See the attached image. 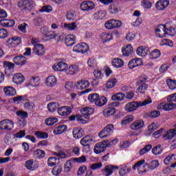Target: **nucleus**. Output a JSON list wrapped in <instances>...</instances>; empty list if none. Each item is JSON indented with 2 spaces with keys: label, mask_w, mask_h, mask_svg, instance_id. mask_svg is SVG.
<instances>
[{
  "label": "nucleus",
  "mask_w": 176,
  "mask_h": 176,
  "mask_svg": "<svg viewBox=\"0 0 176 176\" xmlns=\"http://www.w3.org/2000/svg\"><path fill=\"white\" fill-rule=\"evenodd\" d=\"M7 43L8 44V46L16 47V46H19V45L21 43V38L19 36H14L9 38L7 41Z\"/></svg>",
  "instance_id": "nucleus-14"
},
{
  "label": "nucleus",
  "mask_w": 176,
  "mask_h": 176,
  "mask_svg": "<svg viewBox=\"0 0 176 176\" xmlns=\"http://www.w3.org/2000/svg\"><path fill=\"white\" fill-rule=\"evenodd\" d=\"M90 86V82L89 81L85 80H81L75 85V87L76 89L78 90H83L85 89H87Z\"/></svg>",
  "instance_id": "nucleus-21"
},
{
  "label": "nucleus",
  "mask_w": 176,
  "mask_h": 176,
  "mask_svg": "<svg viewBox=\"0 0 176 176\" xmlns=\"http://www.w3.org/2000/svg\"><path fill=\"white\" fill-rule=\"evenodd\" d=\"M116 112V109H115V107H108L103 111V115L106 118H108L112 116V115H115Z\"/></svg>",
  "instance_id": "nucleus-38"
},
{
  "label": "nucleus",
  "mask_w": 176,
  "mask_h": 176,
  "mask_svg": "<svg viewBox=\"0 0 176 176\" xmlns=\"http://www.w3.org/2000/svg\"><path fill=\"white\" fill-rule=\"evenodd\" d=\"M89 45H87L86 43H82L78 45H76L73 48V52H76L77 53H87L89 52Z\"/></svg>",
  "instance_id": "nucleus-7"
},
{
  "label": "nucleus",
  "mask_w": 176,
  "mask_h": 176,
  "mask_svg": "<svg viewBox=\"0 0 176 176\" xmlns=\"http://www.w3.org/2000/svg\"><path fill=\"white\" fill-rule=\"evenodd\" d=\"M93 142V138H90V136H85L82 139L80 140L81 145L85 148L87 150V152H89L90 151V144Z\"/></svg>",
  "instance_id": "nucleus-10"
},
{
  "label": "nucleus",
  "mask_w": 176,
  "mask_h": 176,
  "mask_svg": "<svg viewBox=\"0 0 176 176\" xmlns=\"http://www.w3.org/2000/svg\"><path fill=\"white\" fill-rule=\"evenodd\" d=\"M27 27H28V24L23 23L18 26V29L21 32H23V34H27Z\"/></svg>",
  "instance_id": "nucleus-61"
},
{
  "label": "nucleus",
  "mask_w": 176,
  "mask_h": 176,
  "mask_svg": "<svg viewBox=\"0 0 176 176\" xmlns=\"http://www.w3.org/2000/svg\"><path fill=\"white\" fill-rule=\"evenodd\" d=\"M13 62L14 64H16V65H25V64L27 63V58L23 55L17 56L13 58Z\"/></svg>",
  "instance_id": "nucleus-18"
},
{
  "label": "nucleus",
  "mask_w": 176,
  "mask_h": 176,
  "mask_svg": "<svg viewBox=\"0 0 176 176\" xmlns=\"http://www.w3.org/2000/svg\"><path fill=\"white\" fill-rule=\"evenodd\" d=\"M115 127L113 124H107L98 134L100 138H107L113 134Z\"/></svg>",
  "instance_id": "nucleus-3"
},
{
  "label": "nucleus",
  "mask_w": 176,
  "mask_h": 176,
  "mask_svg": "<svg viewBox=\"0 0 176 176\" xmlns=\"http://www.w3.org/2000/svg\"><path fill=\"white\" fill-rule=\"evenodd\" d=\"M59 107H60V104L58 102H52L47 104V108L49 112H54L58 109V108H59Z\"/></svg>",
  "instance_id": "nucleus-41"
},
{
  "label": "nucleus",
  "mask_w": 176,
  "mask_h": 176,
  "mask_svg": "<svg viewBox=\"0 0 176 176\" xmlns=\"http://www.w3.org/2000/svg\"><path fill=\"white\" fill-rule=\"evenodd\" d=\"M148 52H149V48L145 46L138 47L136 50L137 55L140 57H145L148 54Z\"/></svg>",
  "instance_id": "nucleus-25"
},
{
  "label": "nucleus",
  "mask_w": 176,
  "mask_h": 176,
  "mask_svg": "<svg viewBox=\"0 0 176 176\" xmlns=\"http://www.w3.org/2000/svg\"><path fill=\"white\" fill-rule=\"evenodd\" d=\"M4 93L6 96H10V97H13V96H16V89L13 87H4Z\"/></svg>",
  "instance_id": "nucleus-35"
},
{
  "label": "nucleus",
  "mask_w": 176,
  "mask_h": 176,
  "mask_svg": "<svg viewBox=\"0 0 176 176\" xmlns=\"http://www.w3.org/2000/svg\"><path fill=\"white\" fill-rule=\"evenodd\" d=\"M94 3L91 1H84L80 6L81 10H83L84 12H89V10H92V9H94Z\"/></svg>",
  "instance_id": "nucleus-8"
},
{
  "label": "nucleus",
  "mask_w": 176,
  "mask_h": 176,
  "mask_svg": "<svg viewBox=\"0 0 176 176\" xmlns=\"http://www.w3.org/2000/svg\"><path fill=\"white\" fill-rule=\"evenodd\" d=\"M14 128V122L9 119H5L0 121V130L4 131H12Z\"/></svg>",
  "instance_id": "nucleus-4"
},
{
  "label": "nucleus",
  "mask_w": 176,
  "mask_h": 176,
  "mask_svg": "<svg viewBox=\"0 0 176 176\" xmlns=\"http://www.w3.org/2000/svg\"><path fill=\"white\" fill-rule=\"evenodd\" d=\"M89 120H90V118L89 116L78 115V117H77V122H79L82 124L89 123Z\"/></svg>",
  "instance_id": "nucleus-48"
},
{
  "label": "nucleus",
  "mask_w": 176,
  "mask_h": 176,
  "mask_svg": "<svg viewBox=\"0 0 176 176\" xmlns=\"http://www.w3.org/2000/svg\"><path fill=\"white\" fill-rule=\"evenodd\" d=\"M63 171V166H56L52 168V173L53 175H58L61 174V172Z\"/></svg>",
  "instance_id": "nucleus-55"
},
{
  "label": "nucleus",
  "mask_w": 176,
  "mask_h": 176,
  "mask_svg": "<svg viewBox=\"0 0 176 176\" xmlns=\"http://www.w3.org/2000/svg\"><path fill=\"white\" fill-rule=\"evenodd\" d=\"M80 113L82 116H89V115H93L94 113V109L90 107H83L80 109Z\"/></svg>",
  "instance_id": "nucleus-37"
},
{
  "label": "nucleus",
  "mask_w": 176,
  "mask_h": 176,
  "mask_svg": "<svg viewBox=\"0 0 176 176\" xmlns=\"http://www.w3.org/2000/svg\"><path fill=\"white\" fill-rule=\"evenodd\" d=\"M152 102V100H145L142 102H128L125 107L124 109L126 112H134V111H137V108L139 107H145V105H148Z\"/></svg>",
  "instance_id": "nucleus-1"
},
{
  "label": "nucleus",
  "mask_w": 176,
  "mask_h": 176,
  "mask_svg": "<svg viewBox=\"0 0 176 176\" xmlns=\"http://www.w3.org/2000/svg\"><path fill=\"white\" fill-rule=\"evenodd\" d=\"M67 129V127L65 124L60 125L54 129V133L55 134V135H58V134L64 133V131H65Z\"/></svg>",
  "instance_id": "nucleus-40"
},
{
  "label": "nucleus",
  "mask_w": 176,
  "mask_h": 176,
  "mask_svg": "<svg viewBox=\"0 0 176 176\" xmlns=\"http://www.w3.org/2000/svg\"><path fill=\"white\" fill-rule=\"evenodd\" d=\"M113 170H119V166L115 165H107L102 169L103 175L109 176L113 173Z\"/></svg>",
  "instance_id": "nucleus-9"
},
{
  "label": "nucleus",
  "mask_w": 176,
  "mask_h": 176,
  "mask_svg": "<svg viewBox=\"0 0 176 176\" xmlns=\"http://www.w3.org/2000/svg\"><path fill=\"white\" fill-rule=\"evenodd\" d=\"M79 72V66L76 65H73L69 66L66 69L65 73L67 75H76V74Z\"/></svg>",
  "instance_id": "nucleus-22"
},
{
  "label": "nucleus",
  "mask_w": 176,
  "mask_h": 176,
  "mask_svg": "<svg viewBox=\"0 0 176 176\" xmlns=\"http://www.w3.org/2000/svg\"><path fill=\"white\" fill-rule=\"evenodd\" d=\"M75 39H76L75 36H74L72 34H69L65 38V43L68 47L74 46V45H75V43H76V41H75Z\"/></svg>",
  "instance_id": "nucleus-24"
},
{
  "label": "nucleus",
  "mask_w": 176,
  "mask_h": 176,
  "mask_svg": "<svg viewBox=\"0 0 176 176\" xmlns=\"http://www.w3.org/2000/svg\"><path fill=\"white\" fill-rule=\"evenodd\" d=\"M134 50V48H133V46H131V44L126 45L125 48L122 49V56L124 57H129L133 54V52Z\"/></svg>",
  "instance_id": "nucleus-27"
},
{
  "label": "nucleus",
  "mask_w": 176,
  "mask_h": 176,
  "mask_svg": "<svg viewBox=\"0 0 176 176\" xmlns=\"http://www.w3.org/2000/svg\"><path fill=\"white\" fill-rule=\"evenodd\" d=\"M101 38L104 42H108L113 39V36L111 33L103 32L101 34Z\"/></svg>",
  "instance_id": "nucleus-47"
},
{
  "label": "nucleus",
  "mask_w": 176,
  "mask_h": 176,
  "mask_svg": "<svg viewBox=\"0 0 176 176\" xmlns=\"http://www.w3.org/2000/svg\"><path fill=\"white\" fill-rule=\"evenodd\" d=\"M59 160L56 158L55 157H51L48 159L47 164L50 166V167H53L54 166H56V164H58Z\"/></svg>",
  "instance_id": "nucleus-49"
},
{
  "label": "nucleus",
  "mask_w": 176,
  "mask_h": 176,
  "mask_svg": "<svg viewBox=\"0 0 176 176\" xmlns=\"http://www.w3.org/2000/svg\"><path fill=\"white\" fill-rule=\"evenodd\" d=\"M140 65H142V60L138 58L131 60L128 63V67L130 69H133L135 67H140Z\"/></svg>",
  "instance_id": "nucleus-16"
},
{
  "label": "nucleus",
  "mask_w": 176,
  "mask_h": 176,
  "mask_svg": "<svg viewBox=\"0 0 176 176\" xmlns=\"http://www.w3.org/2000/svg\"><path fill=\"white\" fill-rule=\"evenodd\" d=\"M166 83L170 90H174L176 89V80L168 79L166 80Z\"/></svg>",
  "instance_id": "nucleus-57"
},
{
  "label": "nucleus",
  "mask_w": 176,
  "mask_h": 176,
  "mask_svg": "<svg viewBox=\"0 0 176 176\" xmlns=\"http://www.w3.org/2000/svg\"><path fill=\"white\" fill-rule=\"evenodd\" d=\"M165 30H166V35H170V36H175L176 28L174 26H172L170 22L166 23Z\"/></svg>",
  "instance_id": "nucleus-13"
},
{
  "label": "nucleus",
  "mask_w": 176,
  "mask_h": 176,
  "mask_svg": "<svg viewBox=\"0 0 176 176\" xmlns=\"http://www.w3.org/2000/svg\"><path fill=\"white\" fill-rule=\"evenodd\" d=\"M33 156L34 159H43V157H45V151L37 149L34 151Z\"/></svg>",
  "instance_id": "nucleus-39"
},
{
  "label": "nucleus",
  "mask_w": 176,
  "mask_h": 176,
  "mask_svg": "<svg viewBox=\"0 0 176 176\" xmlns=\"http://www.w3.org/2000/svg\"><path fill=\"white\" fill-rule=\"evenodd\" d=\"M34 107H35V104L32 102H26L24 104V108L26 111H32L34 109Z\"/></svg>",
  "instance_id": "nucleus-63"
},
{
  "label": "nucleus",
  "mask_w": 176,
  "mask_h": 176,
  "mask_svg": "<svg viewBox=\"0 0 176 176\" xmlns=\"http://www.w3.org/2000/svg\"><path fill=\"white\" fill-rule=\"evenodd\" d=\"M156 36L158 38H164L166 36V25H159L155 29Z\"/></svg>",
  "instance_id": "nucleus-12"
},
{
  "label": "nucleus",
  "mask_w": 176,
  "mask_h": 176,
  "mask_svg": "<svg viewBox=\"0 0 176 176\" xmlns=\"http://www.w3.org/2000/svg\"><path fill=\"white\" fill-rule=\"evenodd\" d=\"M151 56L153 60H156V58H159L161 56L160 50H155L151 53Z\"/></svg>",
  "instance_id": "nucleus-62"
},
{
  "label": "nucleus",
  "mask_w": 176,
  "mask_h": 176,
  "mask_svg": "<svg viewBox=\"0 0 176 176\" xmlns=\"http://www.w3.org/2000/svg\"><path fill=\"white\" fill-rule=\"evenodd\" d=\"M136 86H138V88L136 89L137 93L145 94V90H148V86L146 83L136 82Z\"/></svg>",
  "instance_id": "nucleus-34"
},
{
  "label": "nucleus",
  "mask_w": 176,
  "mask_h": 176,
  "mask_svg": "<svg viewBox=\"0 0 176 176\" xmlns=\"http://www.w3.org/2000/svg\"><path fill=\"white\" fill-rule=\"evenodd\" d=\"M33 52L37 56H43L45 54V45L42 44H37L33 48Z\"/></svg>",
  "instance_id": "nucleus-19"
},
{
  "label": "nucleus",
  "mask_w": 176,
  "mask_h": 176,
  "mask_svg": "<svg viewBox=\"0 0 176 176\" xmlns=\"http://www.w3.org/2000/svg\"><path fill=\"white\" fill-rule=\"evenodd\" d=\"M63 27L66 30H69V31H74V30L78 28V25H76V23L73 22L72 23H64Z\"/></svg>",
  "instance_id": "nucleus-50"
},
{
  "label": "nucleus",
  "mask_w": 176,
  "mask_h": 176,
  "mask_svg": "<svg viewBox=\"0 0 176 176\" xmlns=\"http://www.w3.org/2000/svg\"><path fill=\"white\" fill-rule=\"evenodd\" d=\"M163 149H162V145L160 144L155 146L151 151L152 153L155 155H160Z\"/></svg>",
  "instance_id": "nucleus-53"
},
{
  "label": "nucleus",
  "mask_w": 176,
  "mask_h": 176,
  "mask_svg": "<svg viewBox=\"0 0 176 176\" xmlns=\"http://www.w3.org/2000/svg\"><path fill=\"white\" fill-rule=\"evenodd\" d=\"M176 107V104L173 102L160 103L157 105V109H164V111H173Z\"/></svg>",
  "instance_id": "nucleus-11"
},
{
  "label": "nucleus",
  "mask_w": 176,
  "mask_h": 176,
  "mask_svg": "<svg viewBox=\"0 0 176 176\" xmlns=\"http://www.w3.org/2000/svg\"><path fill=\"white\" fill-rule=\"evenodd\" d=\"M116 78H111L108 80V82L106 84L107 89H112V87H115L116 86L117 83Z\"/></svg>",
  "instance_id": "nucleus-52"
},
{
  "label": "nucleus",
  "mask_w": 176,
  "mask_h": 176,
  "mask_svg": "<svg viewBox=\"0 0 176 176\" xmlns=\"http://www.w3.org/2000/svg\"><path fill=\"white\" fill-rule=\"evenodd\" d=\"M57 36V34H54L53 31H48L47 28L45 29V41H50L51 39H54Z\"/></svg>",
  "instance_id": "nucleus-44"
},
{
  "label": "nucleus",
  "mask_w": 176,
  "mask_h": 176,
  "mask_svg": "<svg viewBox=\"0 0 176 176\" xmlns=\"http://www.w3.org/2000/svg\"><path fill=\"white\" fill-rule=\"evenodd\" d=\"M74 162H76V163H85L87 159L86 158V156L82 155L80 157H76L73 159Z\"/></svg>",
  "instance_id": "nucleus-64"
},
{
  "label": "nucleus",
  "mask_w": 176,
  "mask_h": 176,
  "mask_svg": "<svg viewBox=\"0 0 176 176\" xmlns=\"http://www.w3.org/2000/svg\"><path fill=\"white\" fill-rule=\"evenodd\" d=\"M25 80V78H24V76L20 73L14 74L12 78V81L16 85H21Z\"/></svg>",
  "instance_id": "nucleus-23"
},
{
  "label": "nucleus",
  "mask_w": 176,
  "mask_h": 176,
  "mask_svg": "<svg viewBox=\"0 0 176 176\" xmlns=\"http://www.w3.org/2000/svg\"><path fill=\"white\" fill-rule=\"evenodd\" d=\"M107 16V12L105 10H99L94 14V19L96 20H102Z\"/></svg>",
  "instance_id": "nucleus-42"
},
{
  "label": "nucleus",
  "mask_w": 176,
  "mask_h": 176,
  "mask_svg": "<svg viewBox=\"0 0 176 176\" xmlns=\"http://www.w3.org/2000/svg\"><path fill=\"white\" fill-rule=\"evenodd\" d=\"M72 112L71 107L68 106H63L58 109V113L60 116H68Z\"/></svg>",
  "instance_id": "nucleus-15"
},
{
  "label": "nucleus",
  "mask_w": 176,
  "mask_h": 176,
  "mask_svg": "<svg viewBox=\"0 0 176 176\" xmlns=\"http://www.w3.org/2000/svg\"><path fill=\"white\" fill-rule=\"evenodd\" d=\"M112 65L116 68H122L124 65V61L119 58H116L112 60Z\"/></svg>",
  "instance_id": "nucleus-36"
},
{
  "label": "nucleus",
  "mask_w": 176,
  "mask_h": 176,
  "mask_svg": "<svg viewBox=\"0 0 176 176\" xmlns=\"http://www.w3.org/2000/svg\"><path fill=\"white\" fill-rule=\"evenodd\" d=\"M16 115L21 118V119H27L28 118V113L21 110L16 111Z\"/></svg>",
  "instance_id": "nucleus-58"
},
{
  "label": "nucleus",
  "mask_w": 176,
  "mask_h": 176,
  "mask_svg": "<svg viewBox=\"0 0 176 176\" xmlns=\"http://www.w3.org/2000/svg\"><path fill=\"white\" fill-rule=\"evenodd\" d=\"M24 166L27 170H29L30 171H35L36 168H38V166L35 164V162H34V160H28L25 162Z\"/></svg>",
  "instance_id": "nucleus-20"
},
{
  "label": "nucleus",
  "mask_w": 176,
  "mask_h": 176,
  "mask_svg": "<svg viewBox=\"0 0 176 176\" xmlns=\"http://www.w3.org/2000/svg\"><path fill=\"white\" fill-rule=\"evenodd\" d=\"M0 25L3 27H13V25H14V20L3 18L0 20Z\"/></svg>",
  "instance_id": "nucleus-32"
},
{
  "label": "nucleus",
  "mask_w": 176,
  "mask_h": 176,
  "mask_svg": "<svg viewBox=\"0 0 176 176\" xmlns=\"http://www.w3.org/2000/svg\"><path fill=\"white\" fill-rule=\"evenodd\" d=\"M151 149H152V144L146 145L143 148L140 149L139 152L140 156H142L145 155V153H148Z\"/></svg>",
  "instance_id": "nucleus-51"
},
{
  "label": "nucleus",
  "mask_w": 176,
  "mask_h": 176,
  "mask_svg": "<svg viewBox=\"0 0 176 176\" xmlns=\"http://www.w3.org/2000/svg\"><path fill=\"white\" fill-rule=\"evenodd\" d=\"M108 101V99L107 98L102 96L100 97L98 96V99H96V101L95 102V104L97 105V107H103V105H105Z\"/></svg>",
  "instance_id": "nucleus-43"
},
{
  "label": "nucleus",
  "mask_w": 176,
  "mask_h": 176,
  "mask_svg": "<svg viewBox=\"0 0 176 176\" xmlns=\"http://www.w3.org/2000/svg\"><path fill=\"white\" fill-rule=\"evenodd\" d=\"M4 70V75L6 76H12L13 72H14V65L9 61L3 62Z\"/></svg>",
  "instance_id": "nucleus-6"
},
{
  "label": "nucleus",
  "mask_w": 176,
  "mask_h": 176,
  "mask_svg": "<svg viewBox=\"0 0 176 176\" xmlns=\"http://www.w3.org/2000/svg\"><path fill=\"white\" fill-rule=\"evenodd\" d=\"M72 167H74V164L69 160L67 161L64 165V171L65 173H69L71 171Z\"/></svg>",
  "instance_id": "nucleus-54"
},
{
  "label": "nucleus",
  "mask_w": 176,
  "mask_h": 176,
  "mask_svg": "<svg viewBox=\"0 0 176 176\" xmlns=\"http://www.w3.org/2000/svg\"><path fill=\"white\" fill-rule=\"evenodd\" d=\"M39 78L38 77H33L30 80V86H32V87H36V86H39Z\"/></svg>",
  "instance_id": "nucleus-59"
},
{
  "label": "nucleus",
  "mask_w": 176,
  "mask_h": 176,
  "mask_svg": "<svg viewBox=\"0 0 176 176\" xmlns=\"http://www.w3.org/2000/svg\"><path fill=\"white\" fill-rule=\"evenodd\" d=\"M176 135V124L175 125V129H170L169 131H166V133L164 135L163 138L165 140H173L174 137Z\"/></svg>",
  "instance_id": "nucleus-30"
},
{
  "label": "nucleus",
  "mask_w": 176,
  "mask_h": 176,
  "mask_svg": "<svg viewBox=\"0 0 176 176\" xmlns=\"http://www.w3.org/2000/svg\"><path fill=\"white\" fill-rule=\"evenodd\" d=\"M170 5L168 0H160L155 4L156 9L158 10H164Z\"/></svg>",
  "instance_id": "nucleus-17"
},
{
  "label": "nucleus",
  "mask_w": 176,
  "mask_h": 176,
  "mask_svg": "<svg viewBox=\"0 0 176 176\" xmlns=\"http://www.w3.org/2000/svg\"><path fill=\"white\" fill-rule=\"evenodd\" d=\"M58 122V119L56 118H49L45 120V124L47 126H53L54 123H57Z\"/></svg>",
  "instance_id": "nucleus-56"
},
{
  "label": "nucleus",
  "mask_w": 176,
  "mask_h": 176,
  "mask_svg": "<svg viewBox=\"0 0 176 176\" xmlns=\"http://www.w3.org/2000/svg\"><path fill=\"white\" fill-rule=\"evenodd\" d=\"M129 173H131V168L126 165H122L120 166L119 170V175L120 176H126L129 174Z\"/></svg>",
  "instance_id": "nucleus-31"
},
{
  "label": "nucleus",
  "mask_w": 176,
  "mask_h": 176,
  "mask_svg": "<svg viewBox=\"0 0 176 176\" xmlns=\"http://www.w3.org/2000/svg\"><path fill=\"white\" fill-rule=\"evenodd\" d=\"M18 6L24 12H30L34 9L35 3L32 0H21L18 3Z\"/></svg>",
  "instance_id": "nucleus-2"
},
{
  "label": "nucleus",
  "mask_w": 176,
  "mask_h": 176,
  "mask_svg": "<svg viewBox=\"0 0 176 176\" xmlns=\"http://www.w3.org/2000/svg\"><path fill=\"white\" fill-rule=\"evenodd\" d=\"M99 96L98 94H91L89 95L88 96V100L90 101V102H93L94 104H96V101H97Z\"/></svg>",
  "instance_id": "nucleus-60"
},
{
  "label": "nucleus",
  "mask_w": 176,
  "mask_h": 176,
  "mask_svg": "<svg viewBox=\"0 0 176 176\" xmlns=\"http://www.w3.org/2000/svg\"><path fill=\"white\" fill-rule=\"evenodd\" d=\"M57 83V78L54 76H50L45 80L46 86L48 87H53Z\"/></svg>",
  "instance_id": "nucleus-28"
},
{
  "label": "nucleus",
  "mask_w": 176,
  "mask_h": 176,
  "mask_svg": "<svg viewBox=\"0 0 176 176\" xmlns=\"http://www.w3.org/2000/svg\"><path fill=\"white\" fill-rule=\"evenodd\" d=\"M159 160H154L151 161L150 163H146L143 167H148V170H155V168H157L160 166Z\"/></svg>",
  "instance_id": "nucleus-26"
},
{
  "label": "nucleus",
  "mask_w": 176,
  "mask_h": 176,
  "mask_svg": "<svg viewBox=\"0 0 176 176\" xmlns=\"http://www.w3.org/2000/svg\"><path fill=\"white\" fill-rule=\"evenodd\" d=\"M111 146V144L109 143V140H104L101 143H98L95 146L94 151L95 153L98 155V153H101V152H104L107 149V148H109Z\"/></svg>",
  "instance_id": "nucleus-5"
},
{
  "label": "nucleus",
  "mask_w": 176,
  "mask_h": 176,
  "mask_svg": "<svg viewBox=\"0 0 176 176\" xmlns=\"http://www.w3.org/2000/svg\"><path fill=\"white\" fill-rule=\"evenodd\" d=\"M124 97H126V95L124 94L118 93L111 96V100L113 101H122L124 100Z\"/></svg>",
  "instance_id": "nucleus-45"
},
{
  "label": "nucleus",
  "mask_w": 176,
  "mask_h": 176,
  "mask_svg": "<svg viewBox=\"0 0 176 176\" xmlns=\"http://www.w3.org/2000/svg\"><path fill=\"white\" fill-rule=\"evenodd\" d=\"M144 127V121L142 120H139L131 124V130H140Z\"/></svg>",
  "instance_id": "nucleus-33"
},
{
  "label": "nucleus",
  "mask_w": 176,
  "mask_h": 176,
  "mask_svg": "<svg viewBox=\"0 0 176 176\" xmlns=\"http://www.w3.org/2000/svg\"><path fill=\"white\" fill-rule=\"evenodd\" d=\"M68 65H67V63H65V62H59L56 65H53L52 66V69L54 71H60V72H63L67 69V67Z\"/></svg>",
  "instance_id": "nucleus-29"
},
{
  "label": "nucleus",
  "mask_w": 176,
  "mask_h": 176,
  "mask_svg": "<svg viewBox=\"0 0 176 176\" xmlns=\"http://www.w3.org/2000/svg\"><path fill=\"white\" fill-rule=\"evenodd\" d=\"M73 135L74 138L78 140L83 137V133H82V130L80 128H74L73 129Z\"/></svg>",
  "instance_id": "nucleus-46"
}]
</instances>
